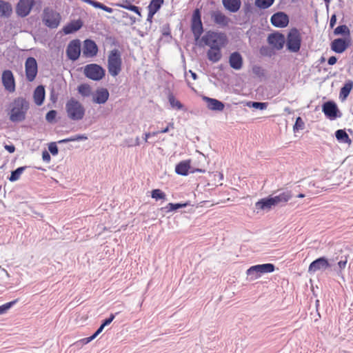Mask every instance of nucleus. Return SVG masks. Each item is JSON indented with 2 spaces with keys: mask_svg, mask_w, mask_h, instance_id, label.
Returning <instances> with one entry per match:
<instances>
[{
  "mask_svg": "<svg viewBox=\"0 0 353 353\" xmlns=\"http://www.w3.org/2000/svg\"><path fill=\"white\" fill-rule=\"evenodd\" d=\"M202 175L200 176V185H202L203 192L201 194H206L208 192L212 194L216 187L222 185L223 174L220 172H205L200 169Z\"/></svg>",
  "mask_w": 353,
  "mask_h": 353,
  "instance_id": "obj_1",
  "label": "nucleus"
},
{
  "mask_svg": "<svg viewBox=\"0 0 353 353\" xmlns=\"http://www.w3.org/2000/svg\"><path fill=\"white\" fill-rule=\"evenodd\" d=\"M10 107V120L12 122H20L25 120L30 104L25 98L19 97L13 100Z\"/></svg>",
  "mask_w": 353,
  "mask_h": 353,
  "instance_id": "obj_2",
  "label": "nucleus"
},
{
  "mask_svg": "<svg viewBox=\"0 0 353 353\" xmlns=\"http://www.w3.org/2000/svg\"><path fill=\"white\" fill-rule=\"evenodd\" d=\"M67 117L72 121H80L85 113L84 106L74 98L70 99L65 103Z\"/></svg>",
  "mask_w": 353,
  "mask_h": 353,
  "instance_id": "obj_3",
  "label": "nucleus"
},
{
  "mask_svg": "<svg viewBox=\"0 0 353 353\" xmlns=\"http://www.w3.org/2000/svg\"><path fill=\"white\" fill-rule=\"evenodd\" d=\"M202 41L210 48H223L228 43V38L225 33L208 31L202 37Z\"/></svg>",
  "mask_w": 353,
  "mask_h": 353,
  "instance_id": "obj_4",
  "label": "nucleus"
},
{
  "mask_svg": "<svg viewBox=\"0 0 353 353\" xmlns=\"http://www.w3.org/2000/svg\"><path fill=\"white\" fill-rule=\"evenodd\" d=\"M122 59L121 52L117 49L111 50L108 58V69L112 77H117L121 71Z\"/></svg>",
  "mask_w": 353,
  "mask_h": 353,
  "instance_id": "obj_5",
  "label": "nucleus"
},
{
  "mask_svg": "<svg viewBox=\"0 0 353 353\" xmlns=\"http://www.w3.org/2000/svg\"><path fill=\"white\" fill-rule=\"evenodd\" d=\"M274 271V265L272 263H264L251 266L247 270L246 274L251 281L260 278L262 274Z\"/></svg>",
  "mask_w": 353,
  "mask_h": 353,
  "instance_id": "obj_6",
  "label": "nucleus"
},
{
  "mask_svg": "<svg viewBox=\"0 0 353 353\" xmlns=\"http://www.w3.org/2000/svg\"><path fill=\"white\" fill-rule=\"evenodd\" d=\"M301 40L300 32L296 28L291 29L287 37L286 45L288 49L292 52H299L301 45Z\"/></svg>",
  "mask_w": 353,
  "mask_h": 353,
  "instance_id": "obj_7",
  "label": "nucleus"
},
{
  "mask_svg": "<svg viewBox=\"0 0 353 353\" xmlns=\"http://www.w3.org/2000/svg\"><path fill=\"white\" fill-rule=\"evenodd\" d=\"M61 16L56 11L49 8H46L43 13V21L45 25L50 28H56L60 23Z\"/></svg>",
  "mask_w": 353,
  "mask_h": 353,
  "instance_id": "obj_8",
  "label": "nucleus"
},
{
  "mask_svg": "<svg viewBox=\"0 0 353 353\" xmlns=\"http://www.w3.org/2000/svg\"><path fill=\"white\" fill-rule=\"evenodd\" d=\"M84 74L92 80L99 81L104 77L105 70L97 64L91 63L85 67Z\"/></svg>",
  "mask_w": 353,
  "mask_h": 353,
  "instance_id": "obj_9",
  "label": "nucleus"
},
{
  "mask_svg": "<svg viewBox=\"0 0 353 353\" xmlns=\"http://www.w3.org/2000/svg\"><path fill=\"white\" fill-rule=\"evenodd\" d=\"M1 82L6 91H8L10 93H13L15 92V79L11 70H6L2 72Z\"/></svg>",
  "mask_w": 353,
  "mask_h": 353,
  "instance_id": "obj_10",
  "label": "nucleus"
},
{
  "mask_svg": "<svg viewBox=\"0 0 353 353\" xmlns=\"http://www.w3.org/2000/svg\"><path fill=\"white\" fill-rule=\"evenodd\" d=\"M34 4V0H19L16 6L17 14L21 17L28 16Z\"/></svg>",
  "mask_w": 353,
  "mask_h": 353,
  "instance_id": "obj_11",
  "label": "nucleus"
},
{
  "mask_svg": "<svg viewBox=\"0 0 353 353\" xmlns=\"http://www.w3.org/2000/svg\"><path fill=\"white\" fill-rule=\"evenodd\" d=\"M26 77L28 81H33L37 74V63L34 57H28L25 63Z\"/></svg>",
  "mask_w": 353,
  "mask_h": 353,
  "instance_id": "obj_12",
  "label": "nucleus"
},
{
  "mask_svg": "<svg viewBox=\"0 0 353 353\" xmlns=\"http://www.w3.org/2000/svg\"><path fill=\"white\" fill-rule=\"evenodd\" d=\"M81 54V42L79 39L71 41L66 49V54L69 59L76 61Z\"/></svg>",
  "mask_w": 353,
  "mask_h": 353,
  "instance_id": "obj_13",
  "label": "nucleus"
},
{
  "mask_svg": "<svg viewBox=\"0 0 353 353\" xmlns=\"http://www.w3.org/2000/svg\"><path fill=\"white\" fill-rule=\"evenodd\" d=\"M98 47L96 43L91 39H86L83 44V56L87 58L95 57L98 53Z\"/></svg>",
  "mask_w": 353,
  "mask_h": 353,
  "instance_id": "obj_14",
  "label": "nucleus"
},
{
  "mask_svg": "<svg viewBox=\"0 0 353 353\" xmlns=\"http://www.w3.org/2000/svg\"><path fill=\"white\" fill-rule=\"evenodd\" d=\"M255 212L259 214L261 212H269L274 206L273 201L270 196L261 199L255 203Z\"/></svg>",
  "mask_w": 353,
  "mask_h": 353,
  "instance_id": "obj_15",
  "label": "nucleus"
},
{
  "mask_svg": "<svg viewBox=\"0 0 353 353\" xmlns=\"http://www.w3.org/2000/svg\"><path fill=\"white\" fill-rule=\"evenodd\" d=\"M271 23L275 27L284 28L288 25L289 17L284 12H279L272 16Z\"/></svg>",
  "mask_w": 353,
  "mask_h": 353,
  "instance_id": "obj_16",
  "label": "nucleus"
},
{
  "mask_svg": "<svg viewBox=\"0 0 353 353\" xmlns=\"http://www.w3.org/2000/svg\"><path fill=\"white\" fill-rule=\"evenodd\" d=\"M328 267H330V263L327 259L325 257H320L310 263L308 272L310 273H315L319 270H325Z\"/></svg>",
  "mask_w": 353,
  "mask_h": 353,
  "instance_id": "obj_17",
  "label": "nucleus"
},
{
  "mask_svg": "<svg viewBox=\"0 0 353 353\" xmlns=\"http://www.w3.org/2000/svg\"><path fill=\"white\" fill-rule=\"evenodd\" d=\"M350 43V39H335L331 43V49L336 53H343L349 47Z\"/></svg>",
  "mask_w": 353,
  "mask_h": 353,
  "instance_id": "obj_18",
  "label": "nucleus"
},
{
  "mask_svg": "<svg viewBox=\"0 0 353 353\" xmlns=\"http://www.w3.org/2000/svg\"><path fill=\"white\" fill-rule=\"evenodd\" d=\"M212 20L221 27L228 26L230 19L221 11L216 10L211 12Z\"/></svg>",
  "mask_w": 353,
  "mask_h": 353,
  "instance_id": "obj_19",
  "label": "nucleus"
},
{
  "mask_svg": "<svg viewBox=\"0 0 353 353\" xmlns=\"http://www.w3.org/2000/svg\"><path fill=\"white\" fill-rule=\"evenodd\" d=\"M268 41L274 48L281 50L285 43V37L282 34L273 33L268 36Z\"/></svg>",
  "mask_w": 353,
  "mask_h": 353,
  "instance_id": "obj_20",
  "label": "nucleus"
},
{
  "mask_svg": "<svg viewBox=\"0 0 353 353\" xmlns=\"http://www.w3.org/2000/svg\"><path fill=\"white\" fill-rule=\"evenodd\" d=\"M109 96L108 90L106 88H101L96 90L92 101L98 104H103L108 100Z\"/></svg>",
  "mask_w": 353,
  "mask_h": 353,
  "instance_id": "obj_21",
  "label": "nucleus"
},
{
  "mask_svg": "<svg viewBox=\"0 0 353 353\" xmlns=\"http://www.w3.org/2000/svg\"><path fill=\"white\" fill-rule=\"evenodd\" d=\"M243 57L238 52H232L229 57V63L232 68L240 70L243 66Z\"/></svg>",
  "mask_w": 353,
  "mask_h": 353,
  "instance_id": "obj_22",
  "label": "nucleus"
},
{
  "mask_svg": "<svg viewBox=\"0 0 353 353\" xmlns=\"http://www.w3.org/2000/svg\"><path fill=\"white\" fill-rule=\"evenodd\" d=\"M338 108L336 105L332 101L325 102L323 105V112L327 117L334 119L337 116Z\"/></svg>",
  "mask_w": 353,
  "mask_h": 353,
  "instance_id": "obj_23",
  "label": "nucleus"
},
{
  "mask_svg": "<svg viewBox=\"0 0 353 353\" xmlns=\"http://www.w3.org/2000/svg\"><path fill=\"white\" fill-rule=\"evenodd\" d=\"M203 99L206 102L207 108L211 110L222 111L224 109V104L215 99L203 97Z\"/></svg>",
  "mask_w": 353,
  "mask_h": 353,
  "instance_id": "obj_24",
  "label": "nucleus"
},
{
  "mask_svg": "<svg viewBox=\"0 0 353 353\" xmlns=\"http://www.w3.org/2000/svg\"><path fill=\"white\" fill-rule=\"evenodd\" d=\"M224 8L231 12H237L241 5V0H222Z\"/></svg>",
  "mask_w": 353,
  "mask_h": 353,
  "instance_id": "obj_25",
  "label": "nucleus"
},
{
  "mask_svg": "<svg viewBox=\"0 0 353 353\" xmlns=\"http://www.w3.org/2000/svg\"><path fill=\"white\" fill-rule=\"evenodd\" d=\"M34 103L37 105H41L45 99V89L43 85H39L36 88L33 94Z\"/></svg>",
  "mask_w": 353,
  "mask_h": 353,
  "instance_id": "obj_26",
  "label": "nucleus"
},
{
  "mask_svg": "<svg viewBox=\"0 0 353 353\" xmlns=\"http://www.w3.org/2000/svg\"><path fill=\"white\" fill-rule=\"evenodd\" d=\"M221 48H210L208 52V59L212 63H216L221 60L222 54Z\"/></svg>",
  "mask_w": 353,
  "mask_h": 353,
  "instance_id": "obj_27",
  "label": "nucleus"
},
{
  "mask_svg": "<svg viewBox=\"0 0 353 353\" xmlns=\"http://www.w3.org/2000/svg\"><path fill=\"white\" fill-rule=\"evenodd\" d=\"M274 206L277 205L279 203H287L292 198V193L290 191H286L281 193L280 194L274 196H270Z\"/></svg>",
  "mask_w": 353,
  "mask_h": 353,
  "instance_id": "obj_28",
  "label": "nucleus"
},
{
  "mask_svg": "<svg viewBox=\"0 0 353 353\" xmlns=\"http://www.w3.org/2000/svg\"><path fill=\"white\" fill-rule=\"evenodd\" d=\"M81 26L82 23L81 21H74L65 26L63 28V31L65 34H71L79 30Z\"/></svg>",
  "mask_w": 353,
  "mask_h": 353,
  "instance_id": "obj_29",
  "label": "nucleus"
},
{
  "mask_svg": "<svg viewBox=\"0 0 353 353\" xmlns=\"http://www.w3.org/2000/svg\"><path fill=\"white\" fill-rule=\"evenodd\" d=\"M192 30L195 41H199V8H196L192 16Z\"/></svg>",
  "mask_w": 353,
  "mask_h": 353,
  "instance_id": "obj_30",
  "label": "nucleus"
},
{
  "mask_svg": "<svg viewBox=\"0 0 353 353\" xmlns=\"http://www.w3.org/2000/svg\"><path fill=\"white\" fill-rule=\"evenodd\" d=\"M190 168L189 161H181L176 165L175 171L178 174L187 175Z\"/></svg>",
  "mask_w": 353,
  "mask_h": 353,
  "instance_id": "obj_31",
  "label": "nucleus"
},
{
  "mask_svg": "<svg viewBox=\"0 0 353 353\" xmlns=\"http://www.w3.org/2000/svg\"><path fill=\"white\" fill-rule=\"evenodd\" d=\"M353 88V81H348L341 88L339 97L342 100L346 99Z\"/></svg>",
  "mask_w": 353,
  "mask_h": 353,
  "instance_id": "obj_32",
  "label": "nucleus"
},
{
  "mask_svg": "<svg viewBox=\"0 0 353 353\" xmlns=\"http://www.w3.org/2000/svg\"><path fill=\"white\" fill-rule=\"evenodd\" d=\"M12 9L10 3L0 0V15L9 17L12 14Z\"/></svg>",
  "mask_w": 353,
  "mask_h": 353,
  "instance_id": "obj_33",
  "label": "nucleus"
},
{
  "mask_svg": "<svg viewBox=\"0 0 353 353\" xmlns=\"http://www.w3.org/2000/svg\"><path fill=\"white\" fill-rule=\"evenodd\" d=\"M336 139L342 143H347L349 145L352 143V140L344 130H338L335 132Z\"/></svg>",
  "mask_w": 353,
  "mask_h": 353,
  "instance_id": "obj_34",
  "label": "nucleus"
},
{
  "mask_svg": "<svg viewBox=\"0 0 353 353\" xmlns=\"http://www.w3.org/2000/svg\"><path fill=\"white\" fill-rule=\"evenodd\" d=\"M82 1L83 2H85V3L92 6L93 7H94L96 8L101 9L108 13H112L113 12V9L112 8L108 7V6L103 5V3L98 2L97 1H94V0H82Z\"/></svg>",
  "mask_w": 353,
  "mask_h": 353,
  "instance_id": "obj_35",
  "label": "nucleus"
},
{
  "mask_svg": "<svg viewBox=\"0 0 353 353\" xmlns=\"http://www.w3.org/2000/svg\"><path fill=\"white\" fill-rule=\"evenodd\" d=\"M164 0H152L148 6V10H150V15L154 14L163 4Z\"/></svg>",
  "mask_w": 353,
  "mask_h": 353,
  "instance_id": "obj_36",
  "label": "nucleus"
},
{
  "mask_svg": "<svg viewBox=\"0 0 353 353\" xmlns=\"http://www.w3.org/2000/svg\"><path fill=\"white\" fill-rule=\"evenodd\" d=\"M168 99L169 103H170L172 108L177 110H180L183 108V104L178 99H176L175 98V97L174 96V94L172 93H171V92L169 93V94L168 96Z\"/></svg>",
  "mask_w": 353,
  "mask_h": 353,
  "instance_id": "obj_37",
  "label": "nucleus"
},
{
  "mask_svg": "<svg viewBox=\"0 0 353 353\" xmlns=\"http://www.w3.org/2000/svg\"><path fill=\"white\" fill-rule=\"evenodd\" d=\"M78 92L84 97H89L92 94V88L88 84L83 83L79 85Z\"/></svg>",
  "mask_w": 353,
  "mask_h": 353,
  "instance_id": "obj_38",
  "label": "nucleus"
},
{
  "mask_svg": "<svg viewBox=\"0 0 353 353\" xmlns=\"http://www.w3.org/2000/svg\"><path fill=\"white\" fill-rule=\"evenodd\" d=\"M274 2V0H255V6L260 9H267Z\"/></svg>",
  "mask_w": 353,
  "mask_h": 353,
  "instance_id": "obj_39",
  "label": "nucleus"
},
{
  "mask_svg": "<svg viewBox=\"0 0 353 353\" xmlns=\"http://www.w3.org/2000/svg\"><path fill=\"white\" fill-rule=\"evenodd\" d=\"M334 33L336 35L343 34V35L350 37V31L346 25H341V26L336 27L334 29Z\"/></svg>",
  "mask_w": 353,
  "mask_h": 353,
  "instance_id": "obj_40",
  "label": "nucleus"
},
{
  "mask_svg": "<svg viewBox=\"0 0 353 353\" xmlns=\"http://www.w3.org/2000/svg\"><path fill=\"white\" fill-rule=\"evenodd\" d=\"M105 326H103L102 324L101 326L98 328V330L90 337L84 338L80 341L81 343L83 344H87L94 340L103 330Z\"/></svg>",
  "mask_w": 353,
  "mask_h": 353,
  "instance_id": "obj_41",
  "label": "nucleus"
},
{
  "mask_svg": "<svg viewBox=\"0 0 353 353\" xmlns=\"http://www.w3.org/2000/svg\"><path fill=\"white\" fill-rule=\"evenodd\" d=\"M24 170V167H20L16 169L14 171L12 172L10 176L9 177V180L10 181H15L18 180L20 178Z\"/></svg>",
  "mask_w": 353,
  "mask_h": 353,
  "instance_id": "obj_42",
  "label": "nucleus"
},
{
  "mask_svg": "<svg viewBox=\"0 0 353 353\" xmlns=\"http://www.w3.org/2000/svg\"><path fill=\"white\" fill-rule=\"evenodd\" d=\"M185 79L189 87L196 92L194 88L192 86L191 80L195 81L197 79V74L192 70H189L188 72L185 73Z\"/></svg>",
  "mask_w": 353,
  "mask_h": 353,
  "instance_id": "obj_43",
  "label": "nucleus"
},
{
  "mask_svg": "<svg viewBox=\"0 0 353 353\" xmlns=\"http://www.w3.org/2000/svg\"><path fill=\"white\" fill-rule=\"evenodd\" d=\"M151 196H152V198H153L156 200H158V199H165L166 195L161 190L155 189L152 191Z\"/></svg>",
  "mask_w": 353,
  "mask_h": 353,
  "instance_id": "obj_44",
  "label": "nucleus"
},
{
  "mask_svg": "<svg viewBox=\"0 0 353 353\" xmlns=\"http://www.w3.org/2000/svg\"><path fill=\"white\" fill-rule=\"evenodd\" d=\"M17 300H14L8 303H6L0 306V314L6 313L13 305L17 303Z\"/></svg>",
  "mask_w": 353,
  "mask_h": 353,
  "instance_id": "obj_45",
  "label": "nucleus"
},
{
  "mask_svg": "<svg viewBox=\"0 0 353 353\" xmlns=\"http://www.w3.org/2000/svg\"><path fill=\"white\" fill-rule=\"evenodd\" d=\"M87 139V137L83 135H77V136L72 137H70L68 139L60 140L59 141V143H68V142H70V141H79V140H83V139Z\"/></svg>",
  "mask_w": 353,
  "mask_h": 353,
  "instance_id": "obj_46",
  "label": "nucleus"
},
{
  "mask_svg": "<svg viewBox=\"0 0 353 353\" xmlns=\"http://www.w3.org/2000/svg\"><path fill=\"white\" fill-rule=\"evenodd\" d=\"M120 6L123 8H125L128 10L132 11V12H135L136 14H137L138 15L141 16V12L139 11V7H137L134 5H132V4H129L127 6L126 5H121Z\"/></svg>",
  "mask_w": 353,
  "mask_h": 353,
  "instance_id": "obj_47",
  "label": "nucleus"
},
{
  "mask_svg": "<svg viewBox=\"0 0 353 353\" xmlns=\"http://www.w3.org/2000/svg\"><path fill=\"white\" fill-rule=\"evenodd\" d=\"M57 117V111L56 110H50L46 115V120L52 123L54 121L55 118Z\"/></svg>",
  "mask_w": 353,
  "mask_h": 353,
  "instance_id": "obj_48",
  "label": "nucleus"
},
{
  "mask_svg": "<svg viewBox=\"0 0 353 353\" xmlns=\"http://www.w3.org/2000/svg\"><path fill=\"white\" fill-rule=\"evenodd\" d=\"M303 128H304V122L302 120V119L300 117H299L296 119L295 124L294 125V130H302V129H303Z\"/></svg>",
  "mask_w": 353,
  "mask_h": 353,
  "instance_id": "obj_49",
  "label": "nucleus"
},
{
  "mask_svg": "<svg viewBox=\"0 0 353 353\" xmlns=\"http://www.w3.org/2000/svg\"><path fill=\"white\" fill-rule=\"evenodd\" d=\"M268 106L267 103H262V102H252V107L260 110H264L266 109Z\"/></svg>",
  "mask_w": 353,
  "mask_h": 353,
  "instance_id": "obj_50",
  "label": "nucleus"
},
{
  "mask_svg": "<svg viewBox=\"0 0 353 353\" xmlns=\"http://www.w3.org/2000/svg\"><path fill=\"white\" fill-rule=\"evenodd\" d=\"M218 203V202H214V201H209V200H205V199H201L200 198V205L201 207L203 206H212L214 204H216Z\"/></svg>",
  "mask_w": 353,
  "mask_h": 353,
  "instance_id": "obj_51",
  "label": "nucleus"
},
{
  "mask_svg": "<svg viewBox=\"0 0 353 353\" xmlns=\"http://www.w3.org/2000/svg\"><path fill=\"white\" fill-rule=\"evenodd\" d=\"M48 150L52 155L58 154V148L55 143H52L48 146Z\"/></svg>",
  "mask_w": 353,
  "mask_h": 353,
  "instance_id": "obj_52",
  "label": "nucleus"
},
{
  "mask_svg": "<svg viewBox=\"0 0 353 353\" xmlns=\"http://www.w3.org/2000/svg\"><path fill=\"white\" fill-rule=\"evenodd\" d=\"M185 205H184V204H180V203L174 204V203H170L168 204V206L170 207V209H169L170 210H175L181 208Z\"/></svg>",
  "mask_w": 353,
  "mask_h": 353,
  "instance_id": "obj_53",
  "label": "nucleus"
},
{
  "mask_svg": "<svg viewBox=\"0 0 353 353\" xmlns=\"http://www.w3.org/2000/svg\"><path fill=\"white\" fill-rule=\"evenodd\" d=\"M114 317H115L114 314H110V317H109V318H108V319H106L103 321V323H102V325H103V326H106V325H108L110 324V323H112V321L114 320Z\"/></svg>",
  "mask_w": 353,
  "mask_h": 353,
  "instance_id": "obj_54",
  "label": "nucleus"
},
{
  "mask_svg": "<svg viewBox=\"0 0 353 353\" xmlns=\"http://www.w3.org/2000/svg\"><path fill=\"white\" fill-rule=\"evenodd\" d=\"M347 261L345 259V261H340L338 262V266L341 270H343L345 268Z\"/></svg>",
  "mask_w": 353,
  "mask_h": 353,
  "instance_id": "obj_55",
  "label": "nucleus"
},
{
  "mask_svg": "<svg viewBox=\"0 0 353 353\" xmlns=\"http://www.w3.org/2000/svg\"><path fill=\"white\" fill-rule=\"evenodd\" d=\"M336 23V17L335 14H333L331 18H330V28H333L335 24Z\"/></svg>",
  "mask_w": 353,
  "mask_h": 353,
  "instance_id": "obj_56",
  "label": "nucleus"
},
{
  "mask_svg": "<svg viewBox=\"0 0 353 353\" xmlns=\"http://www.w3.org/2000/svg\"><path fill=\"white\" fill-rule=\"evenodd\" d=\"M337 61V59L334 56H332L328 59L327 63L329 65H334Z\"/></svg>",
  "mask_w": 353,
  "mask_h": 353,
  "instance_id": "obj_57",
  "label": "nucleus"
},
{
  "mask_svg": "<svg viewBox=\"0 0 353 353\" xmlns=\"http://www.w3.org/2000/svg\"><path fill=\"white\" fill-rule=\"evenodd\" d=\"M42 157L44 161H48L50 159V156L47 151H44L42 154Z\"/></svg>",
  "mask_w": 353,
  "mask_h": 353,
  "instance_id": "obj_58",
  "label": "nucleus"
},
{
  "mask_svg": "<svg viewBox=\"0 0 353 353\" xmlns=\"http://www.w3.org/2000/svg\"><path fill=\"white\" fill-rule=\"evenodd\" d=\"M5 148L10 153H12L15 150V147L13 145H6Z\"/></svg>",
  "mask_w": 353,
  "mask_h": 353,
  "instance_id": "obj_59",
  "label": "nucleus"
},
{
  "mask_svg": "<svg viewBox=\"0 0 353 353\" xmlns=\"http://www.w3.org/2000/svg\"><path fill=\"white\" fill-rule=\"evenodd\" d=\"M268 48L263 47L261 48L260 52L262 55H268Z\"/></svg>",
  "mask_w": 353,
  "mask_h": 353,
  "instance_id": "obj_60",
  "label": "nucleus"
},
{
  "mask_svg": "<svg viewBox=\"0 0 353 353\" xmlns=\"http://www.w3.org/2000/svg\"><path fill=\"white\" fill-rule=\"evenodd\" d=\"M144 136H145L144 141L145 142H147L148 139L151 137V134H150V132H147V133H145Z\"/></svg>",
  "mask_w": 353,
  "mask_h": 353,
  "instance_id": "obj_61",
  "label": "nucleus"
},
{
  "mask_svg": "<svg viewBox=\"0 0 353 353\" xmlns=\"http://www.w3.org/2000/svg\"><path fill=\"white\" fill-rule=\"evenodd\" d=\"M154 14H152L150 15V10H148V21H152V19L153 18Z\"/></svg>",
  "mask_w": 353,
  "mask_h": 353,
  "instance_id": "obj_62",
  "label": "nucleus"
},
{
  "mask_svg": "<svg viewBox=\"0 0 353 353\" xmlns=\"http://www.w3.org/2000/svg\"><path fill=\"white\" fill-rule=\"evenodd\" d=\"M167 128H168L169 130L170 129H174V123H169L167 125Z\"/></svg>",
  "mask_w": 353,
  "mask_h": 353,
  "instance_id": "obj_63",
  "label": "nucleus"
},
{
  "mask_svg": "<svg viewBox=\"0 0 353 353\" xmlns=\"http://www.w3.org/2000/svg\"><path fill=\"white\" fill-rule=\"evenodd\" d=\"M169 131L168 128H165L164 129L159 131L160 133H166Z\"/></svg>",
  "mask_w": 353,
  "mask_h": 353,
  "instance_id": "obj_64",
  "label": "nucleus"
}]
</instances>
